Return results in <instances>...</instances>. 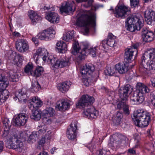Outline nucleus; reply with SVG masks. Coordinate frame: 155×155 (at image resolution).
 Masks as SVG:
<instances>
[{
  "instance_id": "obj_1",
  "label": "nucleus",
  "mask_w": 155,
  "mask_h": 155,
  "mask_svg": "<svg viewBox=\"0 0 155 155\" xmlns=\"http://www.w3.org/2000/svg\"><path fill=\"white\" fill-rule=\"evenodd\" d=\"M46 53H47V52L45 49H38L33 56V58L36 63H37L39 56L44 55L42 58L43 61H45L47 60L48 63H51L53 67L56 68H61L69 65L70 63L68 58L58 59V58L52 56L48 57L45 55Z\"/></svg>"
},
{
  "instance_id": "obj_2",
  "label": "nucleus",
  "mask_w": 155,
  "mask_h": 155,
  "mask_svg": "<svg viewBox=\"0 0 155 155\" xmlns=\"http://www.w3.org/2000/svg\"><path fill=\"white\" fill-rule=\"evenodd\" d=\"M141 66L139 70L141 72L147 70H155V48L145 52L141 57Z\"/></svg>"
},
{
  "instance_id": "obj_3",
  "label": "nucleus",
  "mask_w": 155,
  "mask_h": 155,
  "mask_svg": "<svg viewBox=\"0 0 155 155\" xmlns=\"http://www.w3.org/2000/svg\"><path fill=\"white\" fill-rule=\"evenodd\" d=\"M77 25L84 28V34L86 35L89 32L90 27L96 29V17L91 13L83 14L78 18L76 21Z\"/></svg>"
},
{
  "instance_id": "obj_4",
  "label": "nucleus",
  "mask_w": 155,
  "mask_h": 155,
  "mask_svg": "<svg viewBox=\"0 0 155 155\" xmlns=\"http://www.w3.org/2000/svg\"><path fill=\"white\" fill-rule=\"evenodd\" d=\"M149 91V89L144 84L138 83L136 85V91L131 97V101L135 104H138L142 103L144 101L145 93Z\"/></svg>"
},
{
  "instance_id": "obj_5",
  "label": "nucleus",
  "mask_w": 155,
  "mask_h": 155,
  "mask_svg": "<svg viewBox=\"0 0 155 155\" xmlns=\"http://www.w3.org/2000/svg\"><path fill=\"white\" fill-rule=\"evenodd\" d=\"M8 147L21 152L24 150V146L22 141L16 138L15 135H14L10 138Z\"/></svg>"
},
{
  "instance_id": "obj_6",
  "label": "nucleus",
  "mask_w": 155,
  "mask_h": 155,
  "mask_svg": "<svg viewBox=\"0 0 155 155\" xmlns=\"http://www.w3.org/2000/svg\"><path fill=\"white\" fill-rule=\"evenodd\" d=\"M72 48L74 51H72V53L76 55L77 59L81 60L85 58L86 52L88 50L86 48L81 49L78 41H75L72 45Z\"/></svg>"
},
{
  "instance_id": "obj_7",
  "label": "nucleus",
  "mask_w": 155,
  "mask_h": 155,
  "mask_svg": "<svg viewBox=\"0 0 155 155\" xmlns=\"http://www.w3.org/2000/svg\"><path fill=\"white\" fill-rule=\"evenodd\" d=\"M94 101V98L88 95H83L76 104L77 107L84 108L92 104Z\"/></svg>"
},
{
  "instance_id": "obj_8",
  "label": "nucleus",
  "mask_w": 155,
  "mask_h": 155,
  "mask_svg": "<svg viewBox=\"0 0 155 155\" xmlns=\"http://www.w3.org/2000/svg\"><path fill=\"white\" fill-rule=\"evenodd\" d=\"M6 55L12 64L18 65L21 63L24 59L22 55L17 54L15 52H12V51H9Z\"/></svg>"
},
{
  "instance_id": "obj_9",
  "label": "nucleus",
  "mask_w": 155,
  "mask_h": 155,
  "mask_svg": "<svg viewBox=\"0 0 155 155\" xmlns=\"http://www.w3.org/2000/svg\"><path fill=\"white\" fill-rule=\"evenodd\" d=\"M78 122L77 121L72 122L67 129V136L68 138L73 140L76 138V130L77 129Z\"/></svg>"
},
{
  "instance_id": "obj_10",
  "label": "nucleus",
  "mask_w": 155,
  "mask_h": 155,
  "mask_svg": "<svg viewBox=\"0 0 155 155\" xmlns=\"http://www.w3.org/2000/svg\"><path fill=\"white\" fill-rule=\"evenodd\" d=\"M129 10L128 8L125 5H118L116 7L114 13L116 17L124 18L126 17Z\"/></svg>"
},
{
  "instance_id": "obj_11",
  "label": "nucleus",
  "mask_w": 155,
  "mask_h": 155,
  "mask_svg": "<svg viewBox=\"0 0 155 155\" xmlns=\"http://www.w3.org/2000/svg\"><path fill=\"white\" fill-rule=\"evenodd\" d=\"M116 37L112 33H109L107 37L106 40H103L99 46L100 48L103 47L104 49H106L107 46H109L110 47H114L116 44L115 43V39Z\"/></svg>"
},
{
  "instance_id": "obj_12",
  "label": "nucleus",
  "mask_w": 155,
  "mask_h": 155,
  "mask_svg": "<svg viewBox=\"0 0 155 155\" xmlns=\"http://www.w3.org/2000/svg\"><path fill=\"white\" fill-rule=\"evenodd\" d=\"M55 31H52V28L50 27L47 30H45L41 33H39L38 36V38L41 40L44 39L46 40H50L51 38L54 37Z\"/></svg>"
},
{
  "instance_id": "obj_13",
  "label": "nucleus",
  "mask_w": 155,
  "mask_h": 155,
  "mask_svg": "<svg viewBox=\"0 0 155 155\" xmlns=\"http://www.w3.org/2000/svg\"><path fill=\"white\" fill-rule=\"evenodd\" d=\"M145 20L147 24L152 25L155 21V12L150 9H147L144 12Z\"/></svg>"
},
{
  "instance_id": "obj_14",
  "label": "nucleus",
  "mask_w": 155,
  "mask_h": 155,
  "mask_svg": "<svg viewBox=\"0 0 155 155\" xmlns=\"http://www.w3.org/2000/svg\"><path fill=\"white\" fill-rule=\"evenodd\" d=\"M149 113L143 109H138L134 112L133 115L132 117V118L136 125L137 123L140 121V119H142V118H143L144 119V117H145V116L147 115V114Z\"/></svg>"
},
{
  "instance_id": "obj_15",
  "label": "nucleus",
  "mask_w": 155,
  "mask_h": 155,
  "mask_svg": "<svg viewBox=\"0 0 155 155\" xmlns=\"http://www.w3.org/2000/svg\"><path fill=\"white\" fill-rule=\"evenodd\" d=\"M16 48L19 52L24 53L29 50V46L28 42L23 40H19L15 42Z\"/></svg>"
},
{
  "instance_id": "obj_16",
  "label": "nucleus",
  "mask_w": 155,
  "mask_h": 155,
  "mask_svg": "<svg viewBox=\"0 0 155 155\" xmlns=\"http://www.w3.org/2000/svg\"><path fill=\"white\" fill-rule=\"evenodd\" d=\"M127 20L129 23H133L136 26L138 30H140L143 25V20L141 16H135L133 17H128Z\"/></svg>"
},
{
  "instance_id": "obj_17",
  "label": "nucleus",
  "mask_w": 155,
  "mask_h": 155,
  "mask_svg": "<svg viewBox=\"0 0 155 155\" xmlns=\"http://www.w3.org/2000/svg\"><path fill=\"white\" fill-rule=\"evenodd\" d=\"M28 116L24 113L20 114L15 119V124L18 126H21L24 125L28 119Z\"/></svg>"
},
{
  "instance_id": "obj_18",
  "label": "nucleus",
  "mask_w": 155,
  "mask_h": 155,
  "mask_svg": "<svg viewBox=\"0 0 155 155\" xmlns=\"http://www.w3.org/2000/svg\"><path fill=\"white\" fill-rule=\"evenodd\" d=\"M74 5V1H72V2H66L64 6H62L60 8V12L62 13L63 12H74L75 9Z\"/></svg>"
},
{
  "instance_id": "obj_19",
  "label": "nucleus",
  "mask_w": 155,
  "mask_h": 155,
  "mask_svg": "<svg viewBox=\"0 0 155 155\" xmlns=\"http://www.w3.org/2000/svg\"><path fill=\"white\" fill-rule=\"evenodd\" d=\"M31 100L30 102V105L29 106L31 110L36 109V108L40 107L42 105V101L38 97H32Z\"/></svg>"
},
{
  "instance_id": "obj_20",
  "label": "nucleus",
  "mask_w": 155,
  "mask_h": 155,
  "mask_svg": "<svg viewBox=\"0 0 155 155\" xmlns=\"http://www.w3.org/2000/svg\"><path fill=\"white\" fill-rule=\"evenodd\" d=\"M95 70V67L91 64H86L83 66L81 69V73L82 74L85 75L91 74Z\"/></svg>"
},
{
  "instance_id": "obj_21",
  "label": "nucleus",
  "mask_w": 155,
  "mask_h": 155,
  "mask_svg": "<svg viewBox=\"0 0 155 155\" xmlns=\"http://www.w3.org/2000/svg\"><path fill=\"white\" fill-rule=\"evenodd\" d=\"M117 108L119 110L122 109L124 113L126 115H128L130 113L129 107L127 104V101H121L117 105Z\"/></svg>"
},
{
  "instance_id": "obj_22",
  "label": "nucleus",
  "mask_w": 155,
  "mask_h": 155,
  "mask_svg": "<svg viewBox=\"0 0 155 155\" xmlns=\"http://www.w3.org/2000/svg\"><path fill=\"white\" fill-rule=\"evenodd\" d=\"M70 106L69 102L64 100H62L57 102L55 107L57 110L62 111L68 108Z\"/></svg>"
},
{
  "instance_id": "obj_23",
  "label": "nucleus",
  "mask_w": 155,
  "mask_h": 155,
  "mask_svg": "<svg viewBox=\"0 0 155 155\" xmlns=\"http://www.w3.org/2000/svg\"><path fill=\"white\" fill-rule=\"evenodd\" d=\"M142 36L144 41L149 42L153 40V33L152 32L146 29H142Z\"/></svg>"
},
{
  "instance_id": "obj_24",
  "label": "nucleus",
  "mask_w": 155,
  "mask_h": 155,
  "mask_svg": "<svg viewBox=\"0 0 155 155\" xmlns=\"http://www.w3.org/2000/svg\"><path fill=\"white\" fill-rule=\"evenodd\" d=\"M95 109L93 107L88 108L83 112V115L84 117L89 119L96 118L97 117L96 111H94Z\"/></svg>"
},
{
  "instance_id": "obj_25",
  "label": "nucleus",
  "mask_w": 155,
  "mask_h": 155,
  "mask_svg": "<svg viewBox=\"0 0 155 155\" xmlns=\"http://www.w3.org/2000/svg\"><path fill=\"white\" fill-rule=\"evenodd\" d=\"M147 114V115L145 116V117H144V119H143V118H142V119H140V121L137 123L135 125L141 128L147 126L150 121V117L149 113Z\"/></svg>"
},
{
  "instance_id": "obj_26",
  "label": "nucleus",
  "mask_w": 155,
  "mask_h": 155,
  "mask_svg": "<svg viewBox=\"0 0 155 155\" xmlns=\"http://www.w3.org/2000/svg\"><path fill=\"white\" fill-rule=\"evenodd\" d=\"M46 18L49 21L53 23H58L59 20L58 14L54 12L48 13L46 16Z\"/></svg>"
},
{
  "instance_id": "obj_27",
  "label": "nucleus",
  "mask_w": 155,
  "mask_h": 155,
  "mask_svg": "<svg viewBox=\"0 0 155 155\" xmlns=\"http://www.w3.org/2000/svg\"><path fill=\"white\" fill-rule=\"evenodd\" d=\"M8 84V82L7 81V78L0 74V92L2 93L3 91H4V93H7V91L5 90V89Z\"/></svg>"
},
{
  "instance_id": "obj_28",
  "label": "nucleus",
  "mask_w": 155,
  "mask_h": 155,
  "mask_svg": "<svg viewBox=\"0 0 155 155\" xmlns=\"http://www.w3.org/2000/svg\"><path fill=\"white\" fill-rule=\"evenodd\" d=\"M27 91L25 88H23L17 91L15 93V97H14L15 100H16L17 99L19 101H24V96H25Z\"/></svg>"
},
{
  "instance_id": "obj_29",
  "label": "nucleus",
  "mask_w": 155,
  "mask_h": 155,
  "mask_svg": "<svg viewBox=\"0 0 155 155\" xmlns=\"http://www.w3.org/2000/svg\"><path fill=\"white\" fill-rule=\"evenodd\" d=\"M128 66L127 63L117 64L116 65V71H117L120 74H124L127 71Z\"/></svg>"
},
{
  "instance_id": "obj_30",
  "label": "nucleus",
  "mask_w": 155,
  "mask_h": 155,
  "mask_svg": "<svg viewBox=\"0 0 155 155\" xmlns=\"http://www.w3.org/2000/svg\"><path fill=\"white\" fill-rule=\"evenodd\" d=\"M134 49L127 48L124 54V61L126 63L130 62L131 61L134 52Z\"/></svg>"
},
{
  "instance_id": "obj_31",
  "label": "nucleus",
  "mask_w": 155,
  "mask_h": 155,
  "mask_svg": "<svg viewBox=\"0 0 155 155\" xmlns=\"http://www.w3.org/2000/svg\"><path fill=\"white\" fill-rule=\"evenodd\" d=\"M56 46L59 52L64 53L67 50L66 44L63 41H58L56 44Z\"/></svg>"
},
{
  "instance_id": "obj_32",
  "label": "nucleus",
  "mask_w": 155,
  "mask_h": 155,
  "mask_svg": "<svg viewBox=\"0 0 155 155\" xmlns=\"http://www.w3.org/2000/svg\"><path fill=\"white\" fill-rule=\"evenodd\" d=\"M71 84L70 81H66L61 83L58 86V88L62 93H65L68 91Z\"/></svg>"
},
{
  "instance_id": "obj_33",
  "label": "nucleus",
  "mask_w": 155,
  "mask_h": 155,
  "mask_svg": "<svg viewBox=\"0 0 155 155\" xmlns=\"http://www.w3.org/2000/svg\"><path fill=\"white\" fill-rule=\"evenodd\" d=\"M31 110L32 111V113L30 116L31 118L36 121L39 120L41 117V111L35 109Z\"/></svg>"
},
{
  "instance_id": "obj_34",
  "label": "nucleus",
  "mask_w": 155,
  "mask_h": 155,
  "mask_svg": "<svg viewBox=\"0 0 155 155\" xmlns=\"http://www.w3.org/2000/svg\"><path fill=\"white\" fill-rule=\"evenodd\" d=\"M29 17L33 22H35L41 19V17L34 11L29 12Z\"/></svg>"
},
{
  "instance_id": "obj_35",
  "label": "nucleus",
  "mask_w": 155,
  "mask_h": 155,
  "mask_svg": "<svg viewBox=\"0 0 155 155\" xmlns=\"http://www.w3.org/2000/svg\"><path fill=\"white\" fill-rule=\"evenodd\" d=\"M37 129L38 131L36 132L38 137H42L47 130V127L45 125H40L38 126Z\"/></svg>"
},
{
  "instance_id": "obj_36",
  "label": "nucleus",
  "mask_w": 155,
  "mask_h": 155,
  "mask_svg": "<svg viewBox=\"0 0 155 155\" xmlns=\"http://www.w3.org/2000/svg\"><path fill=\"white\" fill-rule=\"evenodd\" d=\"M43 71V68L42 67L38 66L37 67L34 71L31 73V75L33 76L38 77L41 74Z\"/></svg>"
},
{
  "instance_id": "obj_37",
  "label": "nucleus",
  "mask_w": 155,
  "mask_h": 155,
  "mask_svg": "<svg viewBox=\"0 0 155 155\" xmlns=\"http://www.w3.org/2000/svg\"><path fill=\"white\" fill-rule=\"evenodd\" d=\"M55 113L53 108L51 107H47L43 111V114L45 116L51 117L53 116Z\"/></svg>"
},
{
  "instance_id": "obj_38",
  "label": "nucleus",
  "mask_w": 155,
  "mask_h": 155,
  "mask_svg": "<svg viewBox=\"0 0 155 155\" xmlns=\"http://www.w3.org/2000/svg\"><path fill=\"white\" fill-rule=\"evenodd\" d=\"M119 94L121 101H127L129 95L120 88L119 90Z\"/></svg>"
},
{
  "instance_id": "obj_39",
  "label": "nucleus",
  "mask_w": 155,
  "mask_h": 155,
  "mask_svg": "<svg viewBox=\"0 0 155 155\" xmlns=\"http://www.w3.org/2000/svg\"><path fill=\"white\" fill-rule=\"evenodd\" d=\"M74 31L68 32L63 35V39L67 41H69L74 38Z\"/></svg>"
},
{
  "instance_id": "obj_40",
  "label": "nucleus",
  "mask_w": 155,
  "mask_h": 155,
  "mask_svg": "<svg viewBox=\"0 0 155 155\" xmlns=\"http://www.w3.org/2000/svg\"><path fill=\"white\" fill-rule=\"evenodd\" d=\"M120 140H118V143H117V141L116 140L114 141L113 143V146L114 147H116L117 146V143H122L125 144L126 142L127 141L128 139L125 136H121L120 137Z\"/></svg>"
},
{
  "instance_id": "obj_41",
  "label": "nucleus",
  "mask_w": 155,
  "mask_h": 155,
  "mask_svg": "<svg viewBox=\"0 0 155 155\" xmlns=\"http://www.w3.org/2000/svg\"><path fill=\"white\" fill-rule=\"evenodd\" d=\"M116 69H114L113 68L107 67L104 70V73L107 75L114 76L116 75Z\"/></svg>"
},
{
  "instance_id": "obj_42",
  "label": "nucleus",
  "mask_w": 155,
  "mask_h": 155,
  "mask_svg": "<svg viewBox=\"0 0 155 155\" xmlns=\"http://www.w3.org/2000/svg\"><path fill=\"white\" fill-rule=\"evenodd\" d=\"M38 137L36 132L35 131H33L29 136L28 140V142L29 143H32L35 142L36 138Z\"/></svg>"
},
{
  "instance_id": "obj_43",
  "label": "nucleus",
  "mask_w": 155,
  "mask_h": 155,
  "mask_svg": "<svg viewBox=\"0 0 155 155\" xmlns=\"http://www.w3.org/2000/svg\"><path fill=\"white\" fill-rule=\"evenodd\" d=\"M123 117V114L120 112H117L116 114L115 119L113 121L114 123L116 125H118L120 124L121 119Z\"/></svg>"
},
{
  "instance_id": "obj_44",
  "label": "nucleus",
  "mask_w": 155,
  "mask_h": 155,
  "mask_svg": "<svg viewBox=\"0 0 155 155\" xmlns=\"http://www.w3.org/2000/svg\"><path fill=\"white\" fill-rule=\"evenodd\" d=\"M127 30L129 31L130 32H134L136 30L139 31L140 30H138L137 27L135 26L133 23H129L127 20Z\"/></svg>"
},
{
  "instance_id": "obj_45",
  "label": "nucleus",
  "mask_w": 155,
  "mask_h": 155,
  "mask_svg": "<svg viewBox=\"0 0 155 155\" xmlns=\"http://www.w3.org/2000/svg\"><path fill=\"white\" fill-rule=\"evenodd\" d=\"M9 81L11 82H17L18 81V75L15 73H11L10 72L8 76Z\"/></svg>"
},
{
  "instance_id": "obj_46",
  "label": "nucleus",
  "mask_w": 155,
  "mask_h": 155,
  "mask_svg": "<svg viewBox=\"0 0 155 155\" xmlns=\"http://www.w3.org/2000/svg\"><path fill=\"white\" fill-rule=\"evenodd\" d=\"M31 89H33L35 91H38L41 88V87L38 81L32 82L31 84Z\"/></svg>"
},
{
  "instance_id": "obj_47",
  "label": "nucleus",
  "mask_w": 155,
  "mask_h": 155,
  "mask_svg": "<svg viewBox=\"0 0 155 155\" xmlns=\"http://www.w3.org/2000/svg\"><path fill=\"white\" fill-rule=\"evenodd\" d=\"M121 89L124 91V92L129 95L132 91V89L131 86L129 84H127L123 87H121L120 88Z\"/></svg>"
},
{
  "instance_id": "obj_48",
  "label": "nucleus",
  "mask_w": 155,
  "mask_h": 155,
  "mask_svg": "<svg viewBox=\"0 0 155 155\" xmlns=\"http://www.w3.org/2000/svg\"><path fill=\"white\" fill-rule=\"evenodd\" d=\"M33 68V64L29 62L26 65L25 68V71L26 73H30L31 74V73L33 71L32 70Z\"/></svg>"
},
{
  "instance_id": "obj_49",
  "label": "nucleus",
  "mask_w": 155,
  "mask_h": 155,
  "mask_svg": "<svg viewBox=\"0 0 155 155\" xmlns=\"http://www.w3.org/2000/svg\"><path fill=\"white\" fill-rule=\"evenodd\" d=\"M3 123L4 128L6 129H10L11 126V123L8 118H5L3 121Z\"/></svg>"
},
{
  "instance_id": "obj_50",
  "label": "nucleus",
  "mask_w": 155,
  "mask_h": 155,
  "mask_svg": "<svg viewBox=\"0 0 155 155\" xmlns=\"http://www.w3.org/2000/svg\"><path fill=\"white\" fill-rule=\"evenodd\" d=\"M78 3L82 2H87V4H84V6L86 7L91 6L92 5L93 0H76Z\"/></svg>"
},
{
  "instance_id": "obj_51",
  "label": "nucleus",
  "mask_w": 155,
  "mask_h": 155,
  "mask_svg": "<svg viewBox=\"0 0 155 155\" xmlns=\"http://www.w3.org/2000/svg\"><path fill=\"white\" fill-rule=\"evenodd\" d=\"M150 101L153 108H155V93L152 92L150 95Z\"/></svg>"
},
{
  "instance_id": "obj_52",
  "label": "nucleus",
  "mask_w": 155,
  "mask_h": 155,
  "mask_svg": "<svg viewBox=\"0 0 155 155\" xmlns=\"http://www.w3.org/2000/svg\"><path fill=\"white\" fill-rule=\"evenodd\" d=\"M44 116V117L42 118L43 122L47 124H51V117H48V118L46 117L47 116Z\"/></svg>"
},
{
  "instance_id": "obj_53",
  "label": "nucleus",
  "mask_w": 155,
  "mask_h": 155,
  "mask_svg": "<svg viewBox=\"0 0 155 155\" xmlns=\"http://www.w3.org/2000/svg\"><path fill=\"white\" fill-rule=\"evenodd\" d=\"M130 5L132 8L138 6L139 0H130Z\"/></svg>"
},
{
  "instance_id": "obj_54",
  "label": "nucleus",
  "mask_w": 155,
  "mask_h": 155,
  "mask_svg": "<svg viewBox=\"0 0 155 155\" xmlns=\"http://www.w3.org/2000/svg\"><path fill=\"white\" fill-rule=\"evenodd\" d=\"M139 146V144H136L134 147L132 148H130L128 150V152L132 154H136V150H135V148H138Z\"/></svg>"
},
{
  "instance_id": "obj_55",
  "label": "nucleus",
  "mask_w": 155,
  "mask_h": 155,
  "mask_svg": "<svg viewBox=\"0 0 155 155\" xmlns=\"http://www.w3.org/2000/svg\"><path fill=\"white\" fill-rule=\"evenodd\" d=\"M96 47L92 48L90 50V54L91 55V56L93 57H95L96 56Z\"/></svg>"
},
{
  "instance_id": "obj_56",
  "label": "nucleus",
  "mask_w": 155,
  "mask_h": 155,
  "mask_svg": "<svg viewBox=\"0 0 155 155\" xmlns=\"http://www.w3.org/2000/svg\"><path fill=\"white\" fill-rule=\"evenodd\" d=\"M3 95L2 94V93L0 92V105H1L2 104L5 102V100L7 98V97H5V96L4 97V98H3Z\"/></svg>"
},
{
  "instance_id": "obj_57",
  "label": "nucleus",
  "mask_w": 155,
  "mask_h": 155,
  "mask_svg": "<svg viewBox=\"0 0 155 155\" xmlns=\"http://www.w3.org/2000/svg\"><path fill=\"white\" fill-rule=\"evenodd\" d=\"M4 128V131L3 132L2 137L3 138L6 137L8 135V130L9 129Z\"/></svg>"
},
{
  "instance_id": "obj_58",
  "label": "nucleus",
  "mask_w": 155,
  "mask_h": 155,
  "mask_svg": "<svg viewBox=\"0 0 155 155\" xmlns=\"http://www.w3.org/2000/svg\"><path fill=\"white\" fill-rule=\"evenodd\" d=\"M134 137L135 139V142L137 143V144H139L140 137L139 134L137 133L134 134Z\"/></svg>"
},
{
  "instance_id": "obj_59",
  "label": "nucleus",
  "mask_w": 155,
  "mask_h": 155,
  "mask_svg": "<svg viewBox=\"0 0 155 155\" xmlns=\"http://www.w3.org/2000/svg\"><path fill=\"white\" fill-rule=\"evenodd\" d=\"M45 142V137H42L38 142L39 145L43 146Z\"/></svg>"
},
{
  "instance_id": "obj_60",
  "label": "nucleus",
  "mask_w": 155,
  "mask_h": 155,
  "mask_svg": "<svg viewBox=\"0 0 155 155\" xmlns=\"http://www.w3.org/2000/svg\"><path fill=\"white\" fill-rule=\"evenodd\" d=\"M139 45L138 44H135L133 45L132 47H130L129 48L130 49H134V52L136 51L137 53V48H138Z\"/></svg>"
},
{
  "instance_id": "obj_61",
  "label": "nucleus",
  "mask_w": 155,
  "mask_h": 155,
  "mask_svg": "<svg viewBox=\"0 0 155 155\" xmlns=\"http://www.w3.org/2000/svg\"><path fill=\"white\" fill-rule=\"evenodd\" d=\"M51 131H48L47 134H46V137L47 139L50 140L51 139Z\"/></svg>"
},
{
  "instance_id": "obj_62",
  "label": "nucleus",
  "mask_w": 155,
  "mask_h": 155,
  "mask_svg": "<svg viewBox=\"0 0 155 155\" xmlns=\"http://www.w3.org/2000/svg\"><path fill=\"white\" fill-rule=\"evenodd\" d=\"M154 141L150 142L148 144V146L150 147V148L149 150H151L153 151V144Z\"/></svg>"
},
{
  "instance_id": "obj_63",
  "label": "nucleus",
  "mask_w": 155,
  "mask_h": 155,
  "mask_svg": "<svg viewBox=\"0 0 155 155\" xmlns=\"http://www.w3.org/2000/svg\"><path fill=\"white\" fill-rule=\"evenodd\" d=\"M32 41L35 43V44L36 45H38V40L35 37H33L32 38Z\"/></svg>"
},
{
  "instance_id": "obj_64",
  "label": "nucleus",
  "mask_w": 155,
  "mask_h": 155,
  "mask_svg": "<svg viewBox=\"0 0 155 155\" xmlns=\"http://www.w3.org/2000/svg\"><path fill=\"white\" fill-rule=\"evenodd\" d=\"M83 84L86 86H88L89 85V83L88 81V80L87 79H84L83 81Z\"/></svg>"
}]
</instances>
